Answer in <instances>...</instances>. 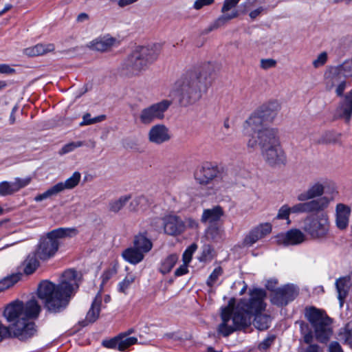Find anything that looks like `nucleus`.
Masks as SVG:
<instances>
[{"label":"nucleus","mask_w":352,"mask_h":352,"mask_svg":"<svg viewBox=\"0 0 352 352\" xmlns=\"http://www.w3.org/2000/svg\"><path fill=\"white\" fill-rule=\"evenodd\" d=\"M214 67L210 62L201 63L188 71L178 79L174 87V94L181 105L187 106L198 101L201 89L206 88L208 78Z\"/></svg>","instance_id":"nucleus-3"},{"label":"nucleus","mask_w":352,"mask_h":352,"mask_svg":"<svg viewBox=\"0 0 352 352\" xmlns=\"http://www.w3.org/2000/svg\"><path fill=\"white\" fill-rule=\"evenodd\" d=\"M197 248V245L196 243H192L187 248L182 255V259L184 263L188 264L191 261L192 254L196 251Z\"/></svg>","instance_id":"nucleus-47"},{"label":"nucleus","mask_w":352,"mask_h":352,"mask_svg":"<svg viewBox=\"0 0 352 352\" xmlns=\"http://www.w3.org/2000/svg\"><path fill=\"white\" fill-rule=\"evenodd\" d=\"M299 324L300 333L302 335L303 341L305 344H310L314 340L313 332L309 328V324L302 320L296 322Z\"/></svg>","instance_id":"nucleus-39"},{"label":"nucleus","mask_w":352,"mask_h":352,"mask_svg":"<svg viewBox=\"0 0 352 352\" xmlns=\"http://www.w3.org/2000/svg\"><path fill=\"white\" fill-rule=\"evenodd\" d=\"M36 256H29L23 262V272L26 275L33 274L39 266V261L36 257Z\"/></svg>","instance_id":"nucleus-38"},{"label":"nucleus","mask_w":352,"mask_h":352,"mask_svg":"<svg viewBox=\"0 0 352 352\" xmlns=\"http://www.w3.org/2000/svg\"><path fill=\"white\" fill-rule=\"evenodd\" d=\"M304 316L314 329L316 339L320 343H327L333 334V320L326 311L314 306H307Z\"/></svg>","instance_id":"nucleus-6"},{"label":"nucleus","mask_w":352,"mask_h":352,"mask_svg":"<svg viewBox=\"0 0 352 352\" xmlns=\"http://www.w3.org/2000/svg\"><path fill=\"white\" fill-rule=\"evenodd\" d=\"M219 170L216 166L206 162L197 167L194 177L199 184L207 185L217 176Z\"/></svg>","instance_id":"nucleus-17"},{"label":"nucleus","mask_w":352,"mask_h":352,"mask_svg":"<svg viewBox=\"0 0 352 352\" xmlns=\"http://www.w3.org/2000/svg\"><path fill=\"white\" fill-rule=\"evenodd\" d=\"M80 178V173L78 171H76L64 182H58L47 189L43 193L36 195L34 197V201L39 202L51 197L56 196L65 190L73 189L79 184Z\"/></svg>","instance_id":"nucleus-12"},{"label":"nucleus","mask_w":352,"mask_h":352,"mask_svg":"<svg viewBox=\"0 0 352 352\" xmlns=\"http://www.w3.org/2000/svg\"><path fill=\"white\" fill-rule=\"evenodd\" d=\"M119 338L120 337L118 336L109 339V340H104L102 342V345L107 349H118L119 347Z\"/></svg>","instance_id":"nucleus-50"},{"label":"nucleus","mask_w":352,"mask_h":352,"mask_svg":"<svg viewBox=\"0 0 352 352\" xmlns=\"http://www.w3.org/2000/svg\"><path fill=\"white\" fill-rule=\"evenodd\" d=\"M117 273V267L113 266L104 270L101 276L102 285L106 284Z\"/></svg>","instance_id":"nucleus-51"},{"label":"nucleus","mask_w":352,"mask_h":352,"mask_svg":"<svg viewBox=\"0 0 352 352\" xmlns=\"http://www.w3.org/2000/svg\"><path fill=\"white\" fill-rule=\"evenodd\" d=\"M188 270V264L184 263L183 265H180L176 270L175 271V276H180L187 274Z\"/></svg>","instance_id":"nucleus-60"},{"label":"nucleus","mask_w":352,"mask_h":352,"mask_svg":"<svg viewBox=\"0 0 352 352\" xmlns=\"http://www.w3.org/2000/svg\"><path fill=\"white\" fill-rule=\"evenodd\" d=\"M272 232V225L270 223H261L251 229L243 240L244 247H252L255 243L264 238Z\"/></svg>","instance_id":"nucleus-16"},{"label":"nucleus","mask_w":352,"mask_h":352,"mask_svg":"<svg viewBox=\"0 0 352 352\" xmlns=\"http://www.w3.org/2000/svg\"><path fill=\"white\" fill-rule=\"evenodd\" d=\"M102 304V298L98 293L92 301L91 307L87 313L85 320L80 321L79 324L82 327H86L89 324L94 323L98 318L100 312V306Z\"/></svg>","instance_id":"nucleus-25"},{"label":"nucleus","mask_w":352,"mask_h":352,"mask_svg":"<svg viewBox=\"0 0 352 352\" xmlns=\"http://www.w3.org/2000/svg\"><path fill=\"white\" fill-rule=\"evenodd\" d=\"M214 1V0H196L193 4V8L198 10L204 6L212 4Z\"/></svg>","instance_id":"nucleus-56"},{"label":"nucleus","mask_w":352,"mask_h":352,"mask_svg":"<svg viewBox=\"0 0 352 352\" xmlns=\"http://www.w3.org/2000/svg\"><path fill=\"white\" fill-rule=\"evenodd\" d=\"M280 109V105L277 100L269 101L262 104L257 111L264 118L267 122L274 120Z\"/></svg>","instance_id":"nucleus-26"},{"label":"nucleus","mask_w":352,"mask_h":352,"mask_svg":"<svg viewBox=\"0 0 352 352\" xmlns=\"http://www.w3.org/2000/svg\"><path fill=\"white\" fill-rule=\"evenodd\" d=\"M330 203V199L324 196L317 199L305 201L290 207L292 213H314L319 212L326 209Z\"/></svg>","instance_id":"nucleus-14"},{"label":"nucleus","mask_w":352,"mask_h":352,"mask_svg":"<svg viewBox=\"0 0 352 352\" xmlns=\"http://www.w3.org/2000/svg\"><path fill=\"white\" fill-rule=\"evenodd\" d=\"M134 280L135 278L133 275L126 276L125 278L119 283V291L122 293H126V290Z\"/></svg>","instance_id":"nucleus-49"},{"label":"nucleus","mask_w":352,"mask_h":352,"mask_svg":"<svg viewBox=\"0 0 352 352\" xmlns=\"http://www.w3.org/2000/svg\"><path fill=\"white\" fill-rule=\"evenodd\" d=\"M116 41L115 38L109 35L99 37L90 43L89 47L93 50L105 52L114 45Z\"/></svg>","instance_id":"nucleus-30"},{"label":"nucleus","mask_w":352,"mask_h":352,"mask_svg":"<svg viewBox=\"0 0 352 352\" xmlns=\"http://www.w3.org/2000/svg\"><path fill=\"white\" fill-rule=\"evenodd\" d=\"M298 295V289L294 285L287 284L277 288L274 293H272L271 302L279 307L285 306L294 300Z\"/></svg>","instance_id":"nucleus-15"},{"label":"nucleus","mask_w":352,"mask_h":352,"mask_svg":"<svg viewBox=\"0 0 352 352\" xmlns=\"http://www.w3.org/2000/svg\"><path fill=\"white\" fill-rule=\"evenodd\" d=\"M160 52V47L156 44L151 46H138L126 58L122 68L127 74H138L149 64L157 60Z\"/></svg>","instance_id":"nucleus-5"},{"label":"nucleus","mask_w":352,"mask_h":352,"mask_svg":"<svg viewBox=\"0 0 352 352\" xmlns=\"http://www.w3.org/2000/svg\"><path fill=\"white\" fill-rule=\"evenodd\" d=\"M266 10H267L266 8L260 6L258 8L251 11L249 14V16L251 18V19L254 20L257 16H258L263 12L266 11Z\"/></svg>","instance_id":"nucleus-61"},{"label":"nucleus","mask_w":352,"mask_h":352,"mask_svg":"<svg viewBox=\"0 0 352 352\" xmlns=\"http://www.w3.org/2000/svg\"><path fill=\"white\" fill-rule=\"evenodd\" d=\"M170 138L169 129L163 124L153 126L148 133V141L157 145L168 142Z\"/></svg>","instance_id":"nucleus-19"},{"label":"nucleus","mask_w":352,"mask_h":352,"mask_svg":"<svg viewBox=\"0 0 352 352\" xmlns=\"http://www.w3.org/2000/svg\"><path fill=\"white\" fill-rule=\"evenodd\" d=\"M23 276L21 272L14 273L0 280V292H3L18 283Z\"/></svg>","instance_id":"nucleus-34"},{"label":"nucleus","mask_w":352,"mask_h":352,"mask_svg":"<svg viewBox=\"0 0 352 352\" xmlns=\"http://www.w3.org/2000/svg\"><path fill=\"white\" fill-rule=\"evenodd\" d=\"M223 214V208L220 206H216L212 208L205 209L203 211L201 221L202 223L213 224L219 221Z\"/></svg>","instance_id":"nucleus-29"},{"label":"nucleus","mask_w":352,"mask_h":352,"mask_svg":"<svg viewBox=\"0 0 352 352\" xmlns=\"http://www.w3.org/2000/svg\"><path fill=\"white\" fill-rule=\"evenodd\" d=\"M214 249L210 245L203 246L202 252L199 258L201 262H210L214 258Z\"/></svg>","instance_id":"nucleus-44"},{"label":"nucleus","mask_w":352,"mask_h":352,"mask_svg":"<svg viewBox=\"0 0 352 352\" xmlns=\"http://www.w3.org/2000/svg\"><path fill=\"white\" fill-rule=\"evenodd\" d=\"M78 234L75 228H59L48 232L41 239L36 251V256L41 260H47L54 256L59 248V239L73 237Z\"/></svg>","instance_id":"nucleus-7"},{"label":"nucleus","mask_w":352,"mask_h":352,"mask_svg":"<svg viewBox=\"0 0 352 352\" xmlns=\"http://www.w3.org/2000/svg\"><path fill=\"white\" fill-rule=\"evenodd\" d=\"M290 213H292L290 210V207H289L288 205L285 204L282 206L278 210V214L276 215V219L287 220V223H289L290 221L289 219V217Z\"/></svg>","instance_id":"nucleus-48"},{"label":"nucleus","mask_w":352,"mask_h":352,"mask_svg":"<svg viewBox=\"0 0 352 352\" xmlns=\"http://www.w3.org/2000/svg\"><path fill=\"white\" fill-rule=\"evenodd\" d=\"M78 276L76 270L69 269L63 272L57 285L47 280H42L38 286L37 295L45 308L52 313L64 310L78 289Z\"/></svg>","instance_id":"nucleus-2"},{"label":"nucleus","mask_w":352,"mask_h":352,"mask_svg":"<svg viewBox=\"0 0 352 352\" xmlns=\"http://www.w3.org/2000/svg\"><path fill=\"white\" fill-rule=\"evenodd\" d=\"M257 145L265 163L272 167L285 164L286 155L280 145L278 131L267 129L261 133Z\"/></svg>","instance_id":"nucleus-4"},{"label":"nucleus","mask_w":352,"mask_h":352,"mask_svg":"<svg viewBox=\"0 0 352 352\" xmlns=\"http://www.w3.org/2000/svg\"><path fill=\"white\" fill-rule=\"evenodd\" d=\"M351 208L344 204H338L336 206V225L340 230H346L349 223Z\"/></svg>","instance_id":"nucleus-22"},{"label":"nucleus","mask_w":352,"mask_h":352,"mask_svg":"<svg viewBox=\"0 0 352 352\" xmlns=\"http://www.w3.org/2000/svg\"><path fill=\"white\" fill-rule=\"evenodd\" d=\"M303 230L316 241H324L329 237L330 222L327 215L307 217L304 221Z\"/></svg>","instance_id":"nucleus-9"},{"label":"nucleus","mask_w":352,"mask_h":352,"mask_svg":"<svg viewBox=\"0 0 352 352\" xmlns=\"http://www.w3.org/2000/svg\"><path fill=\"white\" fill-rule=\"evenodd\" d=\"M0 73L5 74H12L15 73V69L10 67L7 64H0Z\"/></svg>","instance_id":"nucleus-62"},{"label":"nucleus","mask_w":352,"mask_h":352,"mask_svg":"<svg viewBox=\"0 0 352 352\" xmlns=\"http://www.w3.org/2000/svg\"><path fill=\"white\" fill-rule=\"evenodd\" d=\"M327 60V54L325 52L320 53L317 58L313 61V65L317 68L324 65Z\"/></svg>","instance_id":"nucleus-53"},{"label":"nucleus","mask_w":352,"mask_h":352,"mask_svg":"<svg viewBox=\"0 0 352 352\" xmlns=\"http://www.w3.org/2000/svg\"><path fill=\"white\" fill-rule=\"evenodd\" d=\"M131 195L121 196L118 199L111 200L108 204L109 210L113 213H118L126 204L131 199Z\"/></svg>","instance_id":"nucleus-36"},{"label":"nucleus","mask_w":352,"mask_h":352,"mask_svg":"<svg viewBox=\"0 0 352 352\" xmlns=\"http://www.w3.org/2000/svg\"><path fill=\"white\" fill-rule=\"evenodd\" d=\"M105 119V116L102 115L94 118H91V115L89 113H85L82 117V121L80 122V126L84 125H89L92 124H95L97 122H100Z\"/></svg>","instance_id":"nucleus-46"},{"label":"nucleus","mask_w":352,"mask_h":352,"mask_svg":"<svg viewBox=\"0 0 352 352\" xmlns=\"http://www.w3.org/2000/svg\"><path fill=\"white\" fill-rule=\"evenodd\" d=\"M325 186L320 182H316L307 188V190L300 193L297 199L300 201H311L322 197Z\"/></svg>","instance_id":"nucleus-23"},{"label":"nucleus","mask_w":352,"mask_h":352,"mask_svg":"<svg viewBox=\"0 0 352 352\" xmlns=\"http://www.w3.org/2000/svg\"><path fill=\"white\" fill-rule=\"evenodd\" d=\"M133 247L143 254L148 252L153 248L151 241L147 237L146 233H140L135 236Z\"/></svg>","instance_id":"nucleus-31"},{"label":"nucleus","mask_w":352,"mask_h":352,"mask_svg":"<svg viewBox=\"0 0 352 352\" xmlns=\"http://www.w3.org/2000/svg\"><path fill=\"white\" fill-rule=\"evenodd\" d=\"M352 116V101L343 98L339 102L333 115L334 120L344 119L346 122H349Z\"/></svg>","instance_id":"nucleus-27"},{"label":"nucleus","mask_w":352,"mask_h":352,"mask_svg":"<svg viewBox=\"0 0 352 352\" xmlns=\"http://www.w3.org/2000/svg\"><path fill=\"white\" fill-rule=\"evenodd\" d=\"M333 67L338 69L339 74H340L344 79L352 76V60H346L342 64L334 66Z\"/></svg>","instance_id":"nucleus-43"},{"label":"nucleus","mask_w":352,"mask_h":352,"mask_svg":"<svg viewBox=\"0 0 352 352\" xmlns=\"http://www.w3.org/2000/svg\"><path fill=\"white\" fill-rule=\"evenodd\" d=\"M10 326V335L20 340H26L32 338L36 333L35 323L27 318H19L13 321Z\"/></svg>","instance_id":"nucleus-13"},{"label":"nucleus","mask_w":352,"mask_h":352,"mask_svg":"<svg viewBox=\"0 0 352 352\" xmlns=\"http://www.w3.org/2000/svg\"><path fill=\"white\" fill-rule=\"evenodd\" d=\"M118 336L120 337L118 350L120 351H124L138 342V338L135 337H126L124 334H119Z\"/></svg>","instance_id":"nucleus-42"},{"label":"nucleus","mask_w":352,"mask_h":352,"mask_svg":"<svg viewBox=\"0 0 352 352\" xmlns=\"http://www.w3.org/2000/svg\"><path fill=\"white\" fill-rule=\"evenodd\" d=\"M148 200L146 197L143 195L138 196L135 197L129 204V210L131 211H138L144 209L147 206Z\"/></svg>","instance_id":"nucleus-41"},{"label":"nucleus","mask_w":352,"mask_h":352,"mask_svg":"<svg viewBox=\"0 0 352 352\" xmlns=\"http://www.w3.org/2000/svg\"><path fill=\"white\" fill-rule=\"evenodd\" d=\"M277 283H278L277 280L271 279V280H267L265 286H266V288L269 291H271L272 293H274V291L277 289V288H276Z\"/></svg>","instance_id":"nucleus-63"},{"label":"nucleus","mask_w":352,"mask_h":352,"mask_svg":"<svg viewBox=\"0 0 352 352\" xmlns=\"http://www.w3.org/2000/svg\"><path fill=\"white\" fill-rule=\"evenodd\" d=\"M308 346L303 349L301 352H322L321 347L318 344H307Z\"/></svg>","instance_id":"nucleus-57"},{"label":"nucleus","mask_w":352,"mask_h":352,"mask_svg":"<svg viewBox=\"0 0 352 352\" xmlns=\"http://www.w3.org/2000/svg\"><path fill=\"white\" fill-rule=\"evenodd\" d=\"M240 0H224L221 8V12L223 13L215 21L214 25L217 28L227 23L228 21L236 18L239 13L237 10H232L231 13H226L228 11L234 8Z\"/></svg>","instance_id":"nucleus-21"},{"label":"nucleus","mask_w":352,"mask_h":352,"mask_svg":"<svg viewBox=\"0 0 352 352\" xmlns=\"http://www.w3.org/2000/svg\"><path fill=\"white\" fill-rule=\"evenodd\" d=\"M83 144H84L83 142L81 141L72 142L68 143V144H65L64 146H63V148L60 151V154H66L67 153L72 152L75 148H76L78 147H80Z\"/></svg>","instance_id":"nucleus-52"},{"label":"nucleus","mask_w":352,"mask_h":352,"mask_svg":"<svg viewBox=\"0 0 352 352\" xmlns=\"http://www.w3.org/2000/svg\"><path fill=\"white\" fill-rule=\"evenodd\" d=\"M223 274V269L221 267L219 266L212 271L209 277L206 280V285L212 287L214 285V283L218 280L219 277L221 276Z\"/></svg>","instance_id":"nucleus-45"},{"label":"nucleus","mask_w":352,"mask_h":352,"mask_svg":"<svg viewBox=\"0 0 352 352\" xmlns=\"http://www.w3.org/2000/svg\"><path fill=\"white\" fill-rule=\"evenodd\" d=\"M178 260V256L176 254H171L165 258L161 263L160 267V272L166 274L171 271L173 267L175 265Z\"/></svg>","instance_id":"nucleus-37"},{"label":"nucleus","mask_w":352,"mask_h":352,"mask_svg":"<svg viewBox=\"0 0 352 352\" xmlns=\"http://www.w3.org/2000/svg\"><path fill=\"white\" fill-rule=\"evenodd\" d=\"M171 104V100H162L142 109L139 114L140 123L149 125L155 121L164 120L165 113Z\"/></svg>","instance_id":"nucleus-11"},{"label":"nucleus","mask_w":352,"mask_h":352,"mask_svg":"<svg viewBox=\"0 0 352 352\" xmlns=\"http://www.w3.org/2000/svg\"><path fill=\"white\" fill-rule=\"evenodd\" d=\"M305 240V234L298 229H292L278 236V241L284 245H296Z\"/></svg>","instance_id":"nucleus-24"},{"label":"nucleus","mask_w":352,"mask_h":352,"mask_svg":"<svg viewBox=\"0 0 352 352\" xmlns=\"http://www.w3.org/2000/svg\"><path fill=\"white\" fill-rule=\"evenodd\" d=\"M336 94L338 96L341 97L343 96V93L346 89V79H344L336 85Z\"/></svg>","instance_id":"nucleus-59"},{"label":"nucleus","mask_w":352,"mask_h":352,"mask_svg":"<svg viewBox=\"0 0 352 352\" xmlns=\"http://www.w3.org/2000/svg\"><path fill=\"white\" fill-rule=\"evenodd\" d=\"M336 287L338 292V298L340 305L343 304L344 300L348 295V289L346 286V280L344 278H340L336 282Z\"/></svg>","instance_id":"nucleus-40"},{"label":"nucleus","mask_w":352,"mask_h":352,"mask_svg":"<svg viewBox=\"0 0 352 352\" xmlns=\"http://www.w3.org/2000/svg\"><path fill=\"white\" fill-rule=\"evenodd\" d=\"M55 49L54 45L52 43L48 44H37L32 47H28L25 50L27 55L30 56H41L46 53L53 52Z\"/></svg>","instance_id":"nucleus-33"},{"label":"nucleus","mask_w":352,"mask_h":352,"mask_svg":"<svg viewBox=\"0 0 352 352\" xmlns=\"http://www.w3.org/2000/svg\"><path fill=\"white\" fill-rule=\"evenodd\" d=\"M89 19V15L85 12H82L79 14L76 18V21L78 23H82L86 21H88Z\"/></svg>","instance_id":"nucleus-64"},{"label":"nucleus","mask_w":352,"mask_h":352,"mask_svg":"<svg viewBox=\"0 0 352 352\" xmlns=\"http://www.w3.org/2000/svg\"><path fill=\"white\" fill-rule=\"evenodd\" d=\"M31 182L30 177H16L14 182L3 181L0 183V196L11 195L27 186Z\"/></svg>","instance_id":"nucleus-20"},{"label":"nucleus","mask_w":352,"mask_h":352,"mask_svg":"<svg viewBox=\"0 0 352 352\" xmlns=\"http://www.w3.org/2000/svg\"><path fill=\"white\" fill-rule=\"evenodd\" d=\"M122 256L126 261L133 265L140 263L144 258V254L133 246L124 250Z\"/></svg>","instance_id":"nucleus-32"},{"label":"nucleus","mask_w":352,"mask_h":352,"mask_svg":"<svg viewBox=\"0 0 352 352\" xmlns=\"http://www.w3.org/2000/svg\"><path fill=\"white\" fill-rule=\"evenodd\" d=\"M267 122L264 118L256 110L245 120L243 127L245 135L250 137L247 145L248 148H255L257 146V142L259 141L261 133L267 129H274V128H264V123Z\"/></svg>","instance_id":"nucleus-10"},{"label":"nucleus","mask_w":352,"mask_h":352,"mask_svg":"<svg viewBox=\"0 0 352 352\" xmlns=\"http://www.w3.org/2000/svg\"><path fill=\"white\" fill-rule=\"evenodd\" d=\"M266 292L261 289H254L250 292L248 299L242 298L235 307L227 306L222 309V322L218 326V333L227 337L236 331L245 329L251 324L253 317L254 327L260 331L267 329L271 323V317L263 314L265 309L264 299Z\"/></svg>","instance_id":"nucleus-1"},{"label":"nucleus","mask_w":352,"mask_h":352,"mask_svg":"<svg viewBox=\"0 0 352 352\" xmlns=\"http://www.w3.org/2000/svg\"><path fill=\"white\" fill-rule=\"evenodd\" d=\"M340 340L352 349V322H348L338 333Z\"/></svg>","instance_id":"nucleus-35"},{"label":"nucleus","mask_w":352,"mask_h":352,"mask_svg":"<svg viewBox=\"0 0 352 352\" xmlns=\"http://www.w3.org/2000/svg\"><path fill=\"white\" fill-rule=\"evenodd\" d=\"M324 84L327 91H331L335 86L344 78L339 74L338 68L329 67L324 72Z\"/></svg>","instance_id":"nucleus-28"},{"label":"nucleus","mask_w":352,"mask_h":352,"mask_svg":"<svg viewBox=\"0 0 352 352\" xmlns=\"http://www.w3.org/2000/svg\"><path fill=\"white\" fill-rule=\"evenodd\" d=\"M275 339V336H268L265 339H264L259 344H258V349L260 350L265 351L267 349L270 347V346L272 344L274 340Z\"/></svg>","instance_id":"nucleus-54"},{"label":"nucleus","mask_w":352,"mask_h":352,"mask_svg":"<svg viewBox=\"0 0 352 352\" xmlns=\"http://www.w3.org/2000/svg\"><path fill=\"white\" fill-rule=\"evenodd\" d=\"M328 352H344L339 342L333 341L328 346Z\"/></svg>","instance_id":"nucleus-58"},{"label":"nucleus","mask_w":352,"mask_h":352,"mask_svg":"<svg viewBox=\"0 0 352 352\" xmlns=\"http://www.w3.org/2000/svg\"><path fill=\"white\" fill-rule=\"evenodd\" d=\"M164 232L170 236H178L186 229L185 222L178 216L168 215L163 219Z\"/></svg>","instance_id":"nucleus-18"},{"label":"nucleus","mask_w":352,"mask_h":352,"mask_svg":"<svg viewBox=\"0 0 352 352\" xmlns=\"http://www.w3.org/2000/svg\"><path fill=\"white\" fill-rule=\"evenodd\" d=\"M40 311L41 306L35 299H31L25 303L15 300L6 307L3 315L8 322H12L19 318L28 320L36 318Z\"/></svg>","instance_id":"nucleus-8"},{"label":"nucleus","mask_w":352,"mask_h":352,"mask_svg":"<svg viewBox=\"0 0 352 352\" xmlns=\"http://www.w3.org/2000/svg\"><path fill=\"white\" fill-rule=\"evenodd\" d=\"M276 65V61L272 58H263L261 60V67L263 69H268L274 67Z\"/></svg>","instance_id":"nucleus-55"}]
</instances>
